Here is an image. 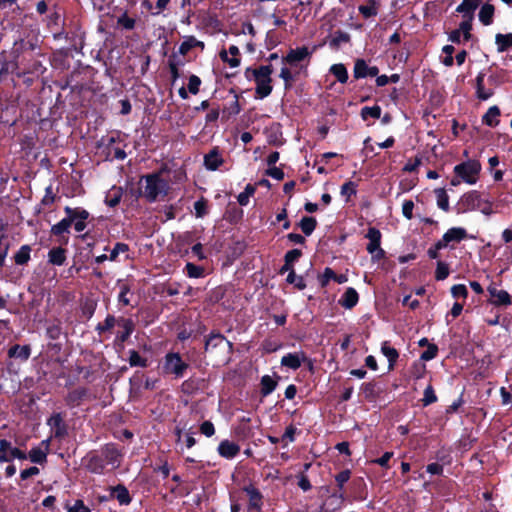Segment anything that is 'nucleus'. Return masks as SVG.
<instances>
[{
    "label": "nucleus",
    "mask_w": 512,
    "mask_h": 512,
    "mask_svg": "<svg viewBox=\"0 0 512 512\" xmlns=\"http://www.w3.org/2000/svg\"><path fill=\"white\" fill-rule=\"evenodd\" d=\"M471 29L472 23L469 20H464L458 29L450 33L449 40L454 43H460L462 40L468 41L471 38Z\"/></svg>",
    "instance_id": "nucleus-14"
},
{
    "label": "nucleus",
    "mask_w": 512,
    "mask_h": 512,
    "mask_svg": "<svg viewBox=\"0 0 512 512\" xmlns=\"http://www.w3.org/2000/svg\"><path fill=\"white\" fill-rule=\"evenodd\" d=\"M224 162V159L217 147L213 148L208 154L204 156V166L207 170L215 171Z\"/></svg>",
    "instance_id": "nucleus-15"
},
{
    "label": "nucleus",
    "mask_w": 512,
    "mask_h": 512,
    "mask_svg": "<svg viewBox=\"0 0 512 512\" xmlns=\"http://www.w3.org/2000/svg\"><path fill=\"white\" fill-rule=\"evenodd\" d=\"M239 451V445L229 440L221 441L218 446V453L226 459H233Z\"/></svg>",
    "instance_id": "nucleus-19"
},
{
    "label": "nucleus",
    "mask_w": 512,
    "mask_h": 512,
    "mask_svg": "<svg viewBox=\"0 0 512 512\" xmlns=\"http://www.w3.org/2000/svg\"><path fill=\"white\" fill-rule=\"evenodd\" d=\"M311 52L307 47H298L289 51L287 56L283 58V62L290 65H296L299 62L304 61L310 56Z\"/></svg>",
    "instance_id": "nucleus-16"
},
{
    "label": "nucleus",
    "mask_w": 512,
    "mask_h": 512,
    "mask_svg": "<svg viewBox=\"0 0 512 512\" xmlns=\"http://www.w3.org/2000/svg\"><path fill=\"white\" fill-rule=\"evenodd\" d=\"M233 344L220 333H211L205 341V351L227 362L232 354Z\"/></svg>",
    "instance_id": "nucleus-4"
},
{
    "label": "nucleus",
    "mask_w": 512,
    "mask_h": 512,
    "mask_svg": "<svg viewBox=\"0 0 512 512\" xmlns=\"http://www.w3.org/2000/svg\"><path fill=\"white\" fill-rule=\"evenodd\" d=\"M244 491L249 497L250 508L260 509L261 506V494L257 488L253 485L245 486Z\"/></svg>",
    "instance_id": "nucleus-29"
},
{
    "label": "nucleus",
    "mask_w": 512,
    "mask_h": 512,
    "mask_svg": "<svg viewBox=\"0 0 512 512\" xmlns=\"http://www.w3.org/2000/svg\"><path fill=\"white\" fill-rule=\"evenodd\" d=\"M358 10L364 18H370L377 15L378 4L375 0H368L366 4L360 5Z\"/></svg>",
    "instance_id": "nucleus-35"
},
{
    "label": "nucleus",
    "mask_w": 512,
    "mask_h": 512,
    "mask_svg": "<svg viewBox=\"0 0 512 512\" xmlns=\"http://www.w3.org/2000/svg\"><path fill=\"white\" fill-rule=\"evenodd\" d=\"M286 281L289 284H294L299 290H303L306 287V283L302 276H297L294 270L288 274Z\"/></svg>",
    "instance_id": "nucleus-48"
},
{
    "label": "nucleus",
    "mask_w": 512,
    "mask_h": 512,
    "mask_svg": "<svg viewBox=\"0 0 512 512\" xmlns=\"http://www.w3.org/2000/svg\"><path fill=\"white\" fill-rule=\"evenodd\" d=\"M115 322H116L115 317H114V316H112V315H108V316L105 318V320H104V322H103V323L98 324V326H97V328H96V329H97V331H98L99 333H103L104 331H106V330H110L111 328H113V327H114V325H115Z\"/></svg>",
    "instance_id": "nucleus-54"
},
{
    "label": "nucleus",
    "mask_w": 512,
    "mask_h": 512,
    "mask_svg": "<svg viewBox=\"0 0 512 512\" xmlns=\"http://www.w3.org/2000/svg\"><path fill=\"white\" fill-rule=\"evenodd\" d=\"M306 360L304 352L288 353L281 359V365L293 370H297Z\"/></svg>",
    "instance_id": "nucleus-17"
},
{
    "label": "nucleus",
    "mask_w": 512,
    "mask_h": 512,
    "mask_svg": "<svg viewBox=\"0 0 512 512\" xmlns=\"http://www.w3.org/2000/svg\"><path fill=\"white\" fill-rule=\"evenodd\" d=\"M485 74L480 72L476 77V95L480 100H488L493 95L492 89H487L484 86Z\"/></svg>",
    "instance_id": "nucleus-24"
},
{
    "label": "nucleus",
    "mask_w": 512,
    "mask_h": 512,
    "mask_svg": "<svg viewBox=\"0 0 512 512\" xmlns=\"http://www.w3.org/2000/svg\"><path fill=\"white\" fill-rule=\"evenodd\" d=\"M487 291L490 295V303L494 306H510L512 304L511 296L506 290L498 289L495 284L488 286Z\"/></svg>",
    "instance_id": "nucleus-11"
},
{
    "label": "nucleus",
    "mask_w": 512,
    "mask_h": 512,
    "mask_svg": "<svg viewBox=\"0 0 512 512\" xmlns=\"http://www.w3.org/2000/svg\"><path fill=\"white\" fill-rule=\"evenodd\" d=\"M239 48L235 45H231L228 51H221L220 58L223 62L227 63L231 68L238 67L240 65Z\"/></svg>",
    "instance_id": "nucleus-18"
},
{
    "label": "nucleus",
    "mask_w": 512,
    "mask_h": 512,
    "mask_svg": "<svg viewBox=\"0 0 512 512\" xmlns=\"http://www.w3.org/2000/svg\"><path fill=\"white\" fill-rule=\"evenodd\" d=\"M366 238L369 240L367 244V251L371 254L372 259L378 261L384 257V250L381 248V233L375 227H370L366 234Z\"/></svg>",
    "instance_id": "nucleus-7"
},
{
    "label": "nucleus",
    "mask_w": 512,
    "mask_h": 512,
    "mask_svg": "<svg viewBox=\"0 0 512 512\" xmlns=\"http://www.w3.org/2000/svg\"><path fill=\"white\" fill-rule=\"evenodd\" d=\"M129 364L132 367H146L147 360L141 357L137 351L131 350L129 351Z\"/></svg>",
    "instance_id": "nucleus-46"
},
{
    "label": "nucleus",
    "mask_w": 512,
    "mask_h": 512,
    "mask_svg": "<svg viewBox=\"0 0 512 512\" xmlns=\"http://www.w3.org/2000/svg\"><path fill=\"white\" fill-rule=\"evenodd\" d=\"M359 301V295L358 292L352 288L349 287L346 289V291L343 293L341 298L339 299V304L344 307L345 309H352L357 305Z\"/></svg>",
    "instance_id": "nucleus-20"
},
{
    "label": "nucleus",
    "mask_w": 512,
    "mask_h": 512,
    "mask_svg": "<svg viewBox=\"0 0 512 512\" xmlns=\"http://www.w3.org/2000/svg\"><path fill=\"white\" fill-rule=\"evenodd\" d=\"M120 200L121 193L119 191H116L113 194L107 195L105 202L109 207H115L119 204Z\"/></svg>",
    "instance_id": "nucleus-64"
},
{
    "label": "nucleus",
    "mask_w": 512,
    "mask_h": 512,
    "mask_svg": "<svg viewBox=\"0 0 512 512\" xmlns=\"http://www.w3.org/2000/svg\"><path fill=\"white\" fill-rule=\"evenodd\" d=\"M437 401V396L435 391L431 385H428L424 390V395L422 399L423 406H428Z\"/></svg>",
    "instance_id": "nucleus-50"
},
{
    "label": "nucleus",
    "mask_w": 512,
    "mask_h": 512,
    "mask_svg": "<svg viewBox=\"0 0 512 512\" xmlns=\"http://www.w3.org/2000/svg\"><path fill=\"white\" fill-rule=\"evenodd\" d=\"M188 369V364L184 362L179 353H167L164 358L163 370L167 374H172L176 378H182Z\"/></svg>",
    "instance_id": "nucleus-5"
},
{
    "label": "nucleus",
    "mask_w": 512,
    "mask_h": 512,
    "mask_svg": "<svg viewBox=\"0 0 512 512\" xmlns=\"http://www.w3.org/2000/svg\"><path fill=\"white\" fill-rule=\"evenodd\" d=\"M381 351L383 355L388 359L390 368L393 367L394 363L399 357L398 351L394 347L390 346L388 342L382 343Z\"/></svg>",
    "instance_id": "nucleus-36"
},
{
    "label": "nucleus",
    "mask_w": 512,
    "mask_h": 512,
    "mask_svg": "<svg viewBox=\"0 0 512 512\" xmlns=\"http://www.w3.org/2000/svg\"><path fill=\"white\" fill-rule=\"evenodd\" d=\"M254 192H255V188L251 185H247L245 187L244 191L238 195V197H237L238 203L241 206H246L249 202L250 196H252L254 194Z\"/></svg>",
    "instance_id": "nucleus-49"
},
{
    "label": "nucleus",
    "mask_w": 512,
    "mask_h": 512,
    "mask_svg": "<svg viewBox=\"0 0 512 512\" xmlns=\"http://www.w3.org/2000/svg\"><path fill=\"white\" fill-rule=\"evenodd\" d=\"M47 423L54 430L55 437H61L65 434L66 430H65V426H64L61 414L57 413V414L52 415L48 419Z\"/></svg>",
    "instance_id": "nucleus-28"
},
{
    "label": "nucleus",
    "mask_w": 512,
    "mask_h": 512,
    "mask_svg": "<svg viewBox=\"0 0 512 512\" xmlns=\"http://www.w3.org/2000/svg\"><path fill=\"white\" fill-rule=\"evenodd\" d=\"M48 261L53 265L62 266L66 261V250L61 247L52 248L48 252Z\"/></svg>",
    "instance_id": "nucleus-25"
},
{
    "label": "nucleus",
    "mask_w": 512,
    "mask_h": 512,
    "mask_svg": "<svg viewBox=\"0 0 512 512\" xmlns=\"http://www.w3.org/2000/svg\"><path fill=\"white\" fill-rule=\"evenodd\" d=\"M277 386V382L269 375H264L261 378V394L268 396L271 394Z\"/></svg>",
    "instance_id": "nucleus-37"
},
{
    "label": "nucleus",
    "mask_w": 512,
    "mask_h": 512,
    "mask_svg": "<svg viewBox=\"0 0 512 512\" xmlns=\"http://www.w3.org/2000/svg\"><path fill=\"white\" fill-rule=\"evenodd\" d=\"M500 109L497 106H492L488 109V111L483 116V123L490 126L495 127L499 123Z\"/></svg>",
    "instance_id": "nucleus-32"
},
{
    "label": "nucleus",
    "mask_w": 512,
    "mask_h": 512,
    "mask_svg": "<svg viewBox=\"0 0 512 512\" xmlns=\"http://www.w3.org/2000/svg\"><path fill=\"white\" fill-rule=\"evenodd\" d=\"M195 215L202 218L207 213V205L204 199H200L194 203Z\"/></svg>",
    "instance_id": "nucleus-57"
},
{
    "label": "nucleus",
    "mask_w": 512,
    "mask_h": 512,
    "mask_svg": "<svg viewBox=\"0 0 512 512\" xmlns=\"http://www.w3.org/2000/svg\"><path fill=\"white\" fill-rule=\"evenodd\" d=\"M413 209H414V202L412 200H405L402 204V214L403 216L411 220L413 218Z\"/></svg>",
    "instance_id": "nucleus-56"
},
{
    "label": "nucleus",
    "mask_w": 512,
    "mask_h": 512,
    "mask_svg": "<svg viewBox=\"0 0 512 512\" xmlns=\"http://www.w3.org/2000/svg\"><path fill=\"white\" fill-rule=\"evenodd\" d=\"M27 455L17 447H13L11 442L6 439H0V462H10L13 459L25 460Z\"/></svg>",
    "instance_id": "nucleus-8"
},
{
    "label": "nucleus",
    "mask_w": 512,
    "mask_h": 512,
    "mask_svg": "<svg viewBox=\"0 0 512 512\" xmlns=\"http://www.w3.org/2000/svg\"><path fill=\"white\" fill-rule=\"evenodd\" d=\"M111 495L119 502L120 505H128L131 502L129 491L123 485L114 487L112 489Z\"/></svg>",
    "instance_id": "nucleus-27"
},
{
    "label": "nucleus",
    "mask_w": 512,
    "mask_h": 512,
    "mask_svg": "<svg viewBox=\"0 0 512 512\" xmlns=\"http://www.w3.org/2000/svg\"><path fill=\"white\" fill-rule=\"evenodd\" d=\"M379 73V69L376 66H368L365 60L357 59L354 64L353 75L356 79H362L365 77H375Z\"/></svg>",
    "instance_id": "nucleus-13"
},
{
    "label": "nucleus",
    "mask_w": 512,
    "mask_h": 512,
    "mask_svg": "<svg viewBox=\"0 0 512 512\" xmlns=\"http://www.w3.org/2000/svg\"><path fill=\"white\" fill-rule=\"evenodd\" d=\"M348 41H349V35L344 32L338 31L335 33L330 44L332 46L338 47L341 43H346Z\"/></svg>",
    "instance_id": "nucleus-59"
},
{
    "label": "nucleus",
    "mask_w": 512,
    "mask_h": 512,
    "mask_svg": "<svg viewBox=\"0 0 512 512\" xmlns=\"http://www.w3.org/2000/svg\"><path fill=\"white\" fill-rule=\"evenodd\" d=\"M357 193V184L353 181L345 182L341 186L340 194L342 197L348 201L352 196L356 195Z\"/></svg>",
    "instance_id": "nucleus-44"
},
{
    "label": "nucleus",
    "mask_w": 512,
    "mask_h": 512,
    "mask_svg": "<svg viewBox=\"0 0 512 512\" xmlns=\"http://www.w3.org/2000/svg\"><path fill=\"white\" fill-rule=\"evenodd\" d=\"M8 355L11 358H19L21 360H27L30 357V347L27 345L20 346L18 344L13 345L8 350Z\"/></svg>",
    "instance_id": "nucleus-33"
},
{
    "label": "nucleus",
    "mask_w": 512,
    "mask_h": 512,
    "mask_svg": "<svg viewBox=\"0 0 512 512\" xmlns=\"http://www.w3.org/2000/svg\"><path fill=\"white\" fill-rule=\"evenodd\" d=\"M317 225V221L313 217H303L300 221V228L302 232L309 236L313 233Z\"/></svg>",
    "instance_id": "nucleus-42"
},
{
    "label": "nucleus",
    "mask_w": 512,
    "mask_h": 512,
    "mask_svg": "<svg viewBox=\"0 0 512 512\" xmlns=\"http://www.w3.org/2000/svg\"><path fill=\"white\" fill-rule=\"evenodd\" d=\"M485 203V200L482 199L480 193L478 191H470L465 193L460 199V206L463 211H474L477 209H482V205Z\"/></svg>",
    "instance_id": "nucleus-9"
},
{
    "label": "nucleus",
    "mask_w": 512,
    "mask_h": 512,
    "mask_svg": "<svg viewBox=\"0 0 512 512\" xmlns=\"http://www.w3.org/2000/svg\"><path fill=\"white\" fill-rule=\"evenodd\" d=\"M438 348L436 345L431 344L428 346L427 350H425L421 354V359L424 361H430L437 356Z\"/></svg>",
    "instance_id": "nucleus-58"
},
{
    "label": "nucleus",
    "mask_w": 512,
    "mask_h": 512,
    "mask_svg": "<svg viewBox=\"0 0 512 512\" xmlns=\"http://www.w3.org/2000/svg\"><path fill=\"white\" fill-rule=\"evenodd\" d=\"M123 332L118 336L121 342H125L134 331V323L131 319H123L121 321Z\"/></svg>",
    "instance_id": "nucleus-43"
},
{
    "label": "nucleus",
    "mask_w": 512,
    "mask_h": 512,
    "mask_svg": "<svg viewBox=\"0 0 512 512\" xmlns=\"http://www.w3.org/2000/svg\"><path fill=\"white\" fill-rule=\"evenodd\" d=\"M494 11L495 9L492 4H483L478 14L480 22L485 26L492 24Z\"/></svg>",
    "instance_id": "nucleus-30"
},
{
    "label": "nucleus",
    "mask_w": 512,
    "mask_h": 512,
    "mask_svg": "<svg viewBox=\"0 0 512 512\" xmlns=\"http://www.w3.org/2000/svg\"><path fill=\"white\" fill-rule=\"evenodd\" d=\"M361 116L364 120L368 119L369 117L378 119L381 116V108L378 105L372 107H363L361 110Z\"/></svg>",
    "instance_id": "nucleus-45"
},
{
    "label": "nucleus",
    "mask_w": 512,
    "mask_h": 512,
    "mask_svg": "<svg viewBox=\"0 0 512 512\" xmlns=\"http://www.w3.org/2000/svg\"><path fill=\"white\" fill-rule=\"evenodd\" d=\"M200 431L206 437H211L215 433V428L212 422L204 421L200 426Z\"/></svg>",
    "instance_id": "nucleus-62"
},
{
    "label": "nucleus",
    "mask_w": 512,
    "mask_h": 512,
    "mask_svg": "<svg viewBox=\"0 0 512 512\" xmlns=\"http://www.w3.org/2000/svg\"><path fill=\"white\" fill-rule=\"evenodd\" d=\"M350 475L349 470H343L335 476V480L340 489H342L344 484L350 479Z\"/></svg>",
    "instance_id": "nucleus-60"
},
{
    "label": "nucleus",
    "mask_w": 512,
    "mask_h": 512,
    "mask_svg": "<svg viewBox=\"0 0 512 512\" xmlns=\"http://www.w3.org/2000/svg\"><path fill=\"white\" fill-rule=\"evenodd\" d=\"M121 459L118 448L114 444H106L99 452L86 457V467L92 473L101 474L108 465L113 469L119 467Z\"/></svg>",
    "instance_id": "nucleus-1"
},
{
    "label": "nucleus",
    "mask_w": 512,
    "mask_h": 512,
    "mask_svg": "<svg viewBox=\"0 0 512 512\" xmlns=\"http://www.w3.org/2000/svg\"><path fill=\"white\" fill-rule=\"evenodd\" d=\"M41 444L45 446V450L40 447H35L32 448L29 452V459L33 463L42 464L46 461L49 440H43Z\"/></svg>",
    "instance_id": "nucleus-22"
},
{
    "label": "nucleus",
    "mask_w": 512,
    "mask_h": 512,
    "mask_svg": "<svg viewBox=\"0 0 512 512\" xmlns=\"http://www.w3.org/2000/svg\"><path fill=\"white\" fill-rule=\"evenodd\" d=\"M186 274L190 278H201L204 276V269L193 263H187L185 266Z\"/></svg>",
    "instance_id": "nucleus-47"
},
{
    "label": "nucleus",
    "mask_w": 512,
    "mask_h": 512,
    "mask_svg": "<svg viewBox=\"0 0 512 512\" xmlns=\"http://www.w3.org/2000/svg\"><path fill=\"white\" fill-rule=\"evenodd\" d=\"M495 44L497 51L502 53L512 46V33L501 34L498 33L495 36Z\"/></svg>",
    "instance_id": "nucleus-34"
},
{
    "label": "nucleus",
    "mask_w": 512,
    "mask_h": 512,
    "mask_svg": "<svg viewBox=\"0 0 512 512\" xmlns=\"http://www.w3.org/2000/svg\"><path fill=\"white\" fill-rule=\"evenodd\" d=\"M195 47L204 48V43L197 40L194 36H187L184 38L183 42L179 47V53L182 55H186L191 49Z\"/></svg>",
    "instance_id": "nucleus-31"
},
{
    "label": "nucleus",
    "mask_w": 512,
    "mask_h": 512,
    "mask_svg": "<svg viewBox=\"0 0 512 512\" xmlns=\"http://www.w3.org/2000/svg\"><path fill=\"white\" fill-rule=\"evenodd\" d=\"M200 85H201V80L198 76L191 75L189 77L188 90L190 93H192L194 95L197 94L199 92Z\"/></svg>",
    "instance_id": "nucleus-55"
},
{
    "label": "nucleus",
    "mask_w": 512,
    "mask_h": 512,
    "mask_svg": "<svg viewBox=\"0 0 512 512\" xmlns=\"http://www.w3.org/2000/svg\"><path fill=\"white\" fill-rule=\"evenodd\" d=\"M449 275V267L446 263L439 261L435 272V278L439 281L445 280Z\"/></svg>",
    "instance_id": "nucleus-51"
},
{
    "label": "nucleus",
    "mask_w": 512,
    "mask_h": 512,
    "mask_svg": "<svg viewBox=\"0 0 512 512\" xmlns=\"http://www.w3.org/2000/svg\"><path fill=\"white\" fill-rule=\"evenodd\" d=\"M67 512H91L82 500H77L73 506L67 508Z\"/></svg>",
    "instance_id": "nucleus-63"
},
{
    "label": "nucleus",
    "mask_w": 512,
    "mask_h": 512,
    "mask_svg": "<svg viewBox=\"0 0 512 512\" xmlns=\"http://www.w3.org/2000/svg\"><path fill=\"white\" fill-rule=\"evenodd\" d=\"M330 72L337 78V80L344 84L347 82L348 80V72H347V69L346 67L339 63V64H334L330 67Z\"/></svg>",
    "instance_id": "nucleus-39"
},
{
    "label": "nucleus",
    "mask_w": 512,
    "mask_h": 512,
    "mask_svg": "<svg viewBox=\"0 0 512 512\" xmlns=\"http://www.w3.org/2000/svg\"><path fill=\"white\" fill-rule=\"evenodd\" d=\"M480 169H481V166L478 162L468 161V162H464V163L456 165L454 167V172L463 181L472 185L477 182V178H478Z\"/></svg>",
    "instance_id": "nucleus-6"
},
{
    "label": "nucleus",
    "mask_w": 512,
    "mask_h": 512,
    "mask_svg": "<svg viewBox=\"0 0 512 512\" xmlns=\"http://www.w3.org/2000/svg\"><path fill=\"white\" fill-rule=\"evenodd\" d=\"M128 250H129V247L127 244L122 243V242L116 243L110 252L109 260L115 261L120 253H125Z\"/></svg>",
    "instance_id": "nucleus-52"
},
{
    "label": "nucleus",
    "mask_w": 512,
    "mask_h": 512,
    "mask_svg": "<svg viewBox=\"0 0 512 512\" xmlns=\"http://www.w3.org/2000/svg\"><path fill=\"white\" fill-rule=\"evenodd\" d=\"M143 197L149 202H155L159 197H165L169 191V183L161 178L160 173L144 175L140 179Z\"/></svg>",
    "instance_id": "nucleus-2"
},
{
    "label": "nucleus",
    "mask_w": 512,
    "mask_h": 512,
    "mask_svg": "<svg viewBox=\"0 0 512 512\" xmlns=\"http://www.w3.org/2000/svg\"><path fill=\"white\" fill-rule=\"evenodd\" d=\"M31 247L23 245L19 248L14 256V261L17 265H24L30 260Z\"/></svg>",
    "instance_id": "nucleus-38"
},
{
    "label": "nucleus",
    "mask_w": 512,
    "mask_h": 512,
    "mask_svg": "<svg viewBox=\"0 0 512 512\" xmlns=\"http://www.w3.org/2000/svg\"><path fill=\"white\" fill-rule=\"evenodd\" d=\"M451 294L454 298H466L468 290L464 284H457L452 286Z\"/></svg>",
    "instance_id": "nucleus-53"
},
{
    "label": "nucleus",
    "mask_w": 512,
    "mask_h": 512,
    "mask_svg": "<svg viewBox=\"0 0 512 512\" xmlns=\"http://www.w3.org/2000/svg\"><path fill=\"white\" fill-rule=\"evenodd\" d=\"M436 200H437V206L447 212L449 211V197L443 188H439L435 190Z\"/></svg>",
    "instance_id": "nucleus-40"
},
{
    "label": "nucleus",
    "mask_w": 512,
    "mask_h": 512,
    "mask_svg": "<svg viewBox=\"0 0 512 512\" xmlns=\"http://www.w3.org/2000/svg\"><path fill=\"white\" fill-rule=\"evenodd\" d=\"M302 255L299 249H292L285 254V262L292 264L296 262Z\"/></svg>",
    "instance_id": "nucleus-61"
},
{
    "label": "nucleus",
    "mask_w": 512,
    "mask_h": 512,
    "mask_svg": "<svg viewBox=\"0 0 512 512\" xmlns=\"http://www.w3.org/2000/svg\"><path fill=\"white\" fill-rule=\"evenodd\" d=\"M72 223V214H66L65 218H63L61 221H59L58 223L54 224L51 227V233L55 236H61L64 233H68Z\"/></svg>",
    "instance_id": "nucleus-23"
},
{
    "label": "nucleus",
    "mask_w": 512,
    "mask_h": 512,
    "mask_svg": "<svg viewBox=\"0 0 512 512\" xmlns=\"http://www.w3.org/2000/svg\"><path fill=\"white\" fill-rule=\"evenodd\" d=\"M64 211L66 214H72V218H73V225H74V229L77 231V232H82L86 229L87 227V224H86V220L88 219L89 217V212L83 208H80V207H77V208H71L69 206H66L64 208Z\"/></svg>",
    "instance_id": "nucleus-10"
},
{
    "label": "nucleus",
    "mask_w": 512,
    "mask_h": 512,
    "mask_svg": "<svg viewBox=\"0 0 512 512\" xmlns=\"http://www.w3.org/2000/svg\"><path fill=\"white\" fill-rule=\"evenodd\" d=\"M273 73V68L271 65L260 66L259 68L252 69L247 68L245 70V76L248 80H254L256 83V98L264 99L269 96L272 92L271 85V74Z\"/></svg>",
    "instance_id": "nucleus-3"
},
{
    "label": "nucleus",
    "mask_w": 512,
    "mask_h": 512,
    "mask_svg": "<svg viewBox=\"0 0 512 512\" xmlns=\"http://www.w3.org/2000/svg\"><path fill=\"white\" fill-rule=\"evenodd\" d=\"M330 280H334L335 282L342 284L348 281V278L344 274L337 275L331 268H325L323 275L321 277V285L324 287L328 284Z\"/></svg>",
    "instance_id": "nucleus-26"
},
{
    "label": "nucleus",
    "mask_w": 512,
    "mask_h": 512,
    "mask_svg": "<svg viewBox=\"0 0 512 512\" xmlns=\"http://www.w3.org/2000/svg\"><path fill=\"white\" fill-rule=\"evenodd\" d=\"M85 396V391L82 389H76L68 393L66 396L67 405L74 407L80 404L81 400Z\"/></svg>",
    "instance_id": "nucleus-41"
},
{
    "label": "nucleus",
    "mask_w": 512,
    "mask_h": 512,
    "mask_svg": "<svg viewBox=\"0 0 512 512\" xmlns=\"http://www.w3.org/2000/svg\"><path fill=\"white\" fill-rule=\"evenodd\" d=\"M467 237V232L462 227L448 229L442 238L438 240V248H446L450 242H460Z\"/></svg>",
    "instance_id": "nucleus-12"
},
{
    "label": "nucleus",
    "mask_w": 512,
    "mask_h": 512,
    "mask_svg": "<svg viewBox=\"0 0 512 512\" xmlns=\"http://www.w3.org/2000/svg\"><path fill=\"white\" fill-rule=\"evenodd\" d=\"M480 0H463L457 7L456 11L463 14V17L470 22L473 19V14L479 5Z\"/></svg>",
    "instance_id": "nucleus-21"
}]
</instances>
